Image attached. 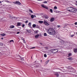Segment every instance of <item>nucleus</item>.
<instances>
[{"mask_svg": "<svg viewBox=\"0 0 77 77\" xmlns=\"http://www.w3.org/2000/svg\"><path fill=\"white\" fill-rule=\"evenodd\" d=\"M48 32L49 35H56V31L54 29L50 28L48 30Z\"/></svg>", "mask_w": 77, "mask_h": 77, "instance_id": "obj_1", "label": "nucleus"}, {"mask_svg": "<svg viewBox=\"0 0 77 77\" xmlns=\"http://www.w3.org/2000/svg\"><path fill=\"white\" fill-rule=\"evenodd\" d=\"M51 51L52 53H53V54H55V53H57L58 52V50L56 49H51Z\"/></svg>", "mask_w": 77, "mask_h": 77, "instance_id": "obj_2", "label": "nucleus"}, {"mask_svg": "<svg viewBox=\"0 0 77 77\" xmlns=\"http://www.w3.org/2000/svg\"><path fill=\"white\" fill-rule=\"evenodd\" d=\"M77 9L73 8H72L71 12H76Z\"/></svg>", "mask_w": 77, "mask_h": 77, "instance_id": "obj_3", "label": "nucleus"}, {"mask_svg": "<svg viewBox=\"0 0 77 77\" xmlns=\"http://www.w3.org/2000/svg\"><path fill=\"white\" fill-rule=\"evenodd\" d=\"M41 6L42 7V8H45V9H47V10H48V7H47V6H45V5L44 4L41 5Z\"/></svg>", "mask_w": 77, "mask_h": 77, "instance_id": "obj_4", "label": "nucleus"}, {"mask_svg": "<svg viewBox=\"0 0 77 77\" xmlns=\"http://www.w3.org/2000/svg\"><path fill=\"white\" fill-rule=\"evenodd\" d=\"M44 24H45L46 26H49V23L47 22L46 21V20H45L44 22Z\"/></svg>", "mask_w": 77, "mask_h": 77, "instance_id": "obj_5", "label": "nucleus"}, {"mask_svg": "<svg viewBox=\"0 0 77 77\" xmlns=\"http://www.w3.org/2000/svg\"><path fill=\"white\" fill-rule=\"evenodd\" d=\"M72 7H69L67 8V10L68 11H69V12H71V9Z\"/></svg>", "mask_w": 77, "mask_h": 77, "instance_id": "obj_6", "label": "nucleus"}, {"mask_svg": "<svg viewBox=\"0 0 77 77\" xmlns=\"http://www.w3.org/2000/svg\"><path fill=\"white\" fill-rule=\"evenodd\" d=\"M54 20H55V18L54 17H52L51 18L50 21L51 22H53V21H54Z\"/></svg>", "mask_w": 77, "mask_h": 77, "instance_id": "obj_7", "label": "nucleus"}, {"mask_svg": "<svg viewBox=\"0 0 77 77\" xmlns=\"http://www.w3.org/2000/svg\"><path fill=\"white\" fill-rule=\"evenodd\" d=\"M16 3L17 5H21V3L18 1H16Z\"/></svg>", "mask_w": 77, "mask_h": 77, "instance_id": "obj_8", "label": "nucleus"}, {"mask_svg": "<svg viewBox=\"0 0 77 77\" xmlns=\"http://www.w3.org/2000/svg\"><path fill=\"white\" fill-rule=\"evenodd\" d=\"M21 26V23L20 22H18L17 24V27H19V26Z\"/></svg>", "mask_w": 77, "mask_h": 77, "instance_id": "obj_9", "label": "nucleus"}, {"mask_svg": "<svg viewBox=\"0 0 77 77\" xmlns=\"http://www.w3.org/2000/svg\"><path fill=\"white\" fill-rule=\"evenodd\" d=\"M39 34H38L37 35H35V38H36L37 39L38 38H39Z\"/></svg>", "mask_w": 77, "mask_h": 77, "instance_id": "obj_10", "label": "nucleus"}, {"mask_svg": "<svg viewBox=\"0 0 77 77\" xmlns=\"http://www.w3.org/2000/svg\"><path fill=\"white\" fill-rule=\"evenodd\" d=\"M44 18H46V19H48V16H47V15H43Z\"/></svg>", "mask_w": 77, "mask_h": 77, "instance_id": "obj_11", "label": "nucleus"}, {"mask_svg": "<svg viewBox=\"0 0 77 77\" xmlns=\"http://www.w3.org/2000/svg\"><path fill=\"white\" fill-rule=\"evenodd\" d=\"M73 51H74L75 53H77V48L74 49V50H73Z\"/></svg>", "mask_w": 77, "mask_h": 77, "instance_id": "obj_12", "label": "nucleus"}, {"mask_svg": "<svg viewBox=\"0 0 77 77\" xmlns=\"http://www.w3.org/2000/svg\"><path fill=\"white\" fill-rule=\"evenodd\" d=\"M68 57H69V56H71L72 55V54L71 53H69L67 54Z\"/></svg>", "mask_w": 77, "mask_h": 77, "instance_id": "obj_13", "label": "nucleus"}, {"mask_svg": "<svg viewBox=\"0 0 77 77\" xmlns=\"http://www.w3.org/2000/svg\"><path fill=\"white\" fill-rule=\"evenodd\" d=\"M36 26V25L35 24H33L32 25V27L34 28H35V27H36V28H37V27Z\"/></svg>", "mask_w": 77, "mask_h": 77, "instance_id": "obj_14", "label": "nucleus"}, {"mask_svg": "<svg viewBox=\"0 0 77 77\" xmlns=\"http://www.w3.org/2000/svg\"><path fill=\"white\" fill-rule=\"evenodd\" d=\"M68 69H71V70H72V67L71 66H69Z\"/></svg>", "mask_w": 77, "mask_h": 77, "instance_id": "obj_15", "label": "nucleus"}, {"mask_svg": "<svg viewBox=\"0 0 77 77\" xmlns=\"http://www.w3.org/2000/svg\"><path fill=\"white\" fill-rule=\"evenodd\" d=\"M5 2H6L7 3H12L11 2H10L9 1H7V0H5Z\"/></svg>", "mask_w": 77, "mask_h": 77, "instance_id": "obj_16", "label": "nucleus"}, {"mask_svg": "<svg viewBox=\"0 0 77 77\" xmlns=\"http://www.w3.org/2000/svg\"><path fill=\"white\" fill-rule=\"evenodd\" d=\"M38 30H35V31L34 32V33H35V34H38Z\"/></svg>", "mask_w": 77, "mask_h": 77, "instance_id": "obj_17", "label": "nucleus"}, {"mask_svg": "<svg viewBox=\"0 0 77 77\" xmlns=\"http://www.w3.org/2000/svg\"><path fill=\"white\" fill-rule=\"evenodd\" d=\"M67 59H68V60H71L72 59V57H69Z\"/></svg>", "mask_w": 77, "mask_h": 77, "instance_id": "obj_18", "label": "nucleus"}, {"mask_svg": "<svg viewBox=\"0 0 77 77\" xmlns=\"http://www.w3.org/2000/svg\"><path fill=\"white\" fill-rule=\"evenodd\" d=\"M55 75L57 76V77H59V74L55 73Z\"/></svg>", "mask_w": 77, "mask_h": 77, "instance_id": "obj_19", "label": "nucleus"}, {"mask_svg": "<svg viewBox=\"0 0 77 77\" xmlns=\"http://www.w3.org/2000/svg\"><path fill=\"white\" fill-rule=\"evenodd\" d=\"M44 22L43 21H39V23L40 24H42V23H43Z\"/></svg>", "mask_w": 77, "mask_h": 77, "instance_id": "obj_20", "label": "nucleus"}, {"mask_svg": "<svg viewBox=\"0 0 77 77\" xmlns=\"http://www.w3.org/2000/svg\"><path fill=\"white\" fill-rule=\"evenodd\" d=\"M29 12H30L31 13H33V11H32L31 10V9H30L29 10Z\"/></svg>", "mask_w": 77, "mask_h": 77, "instance_id": "obj_21", "label": "nucleus"}, {"mask_svg": "<svg viewBox=\"0 0 77 77\" xmlns=\"http://www.w3.org/2000/svg\"><path fill=\"white\" fill-rule=\"evenodd\" d=\"M44 35L45 36H47V33H45L44 34Z\"/></svg>", "mask_w": 77, "mask_h": 77, "instance_id": "obj_22", "label": "nucleus"}, {"mask_svg": "<svg viewBox=\"0 0 77 77\" xmlns=\"http://www.w3.org/2000/svg\"><path fill=\"white\" fill-rule=\"evenodd\" d=\"M1 36H5V34L4 33L1 34Z\"/></svg>", "mask_w": 77, "mask_h": 77, "instance_id": "obj_23", "label": "nucleus"}, {"mask_svg": "<svg viewBox=\"0 0 77 77\" xmlns=\"http://www.w3.org/2000/svg\"><path fill=\"white\" fill-rule=\"evenodd\" d=\"M68 71H69V72H72V70H71L69 69Z\"/></svg>", "mask_w": 77, "mask_h": 77, "instance_id": "obj_24", "label": "nucleus"}, {"mask_svg": "<svg viewBox=\"0 0 77 77\" xmlns=\"http://www.w3.org/2000/svg\"><path fill=\"white\" fill-rule=\"evenodd\" d=\"M31 17L32 18H34V16L32 15L31 16Z\"/></svg>", "mask_w": 77, "mask_h": 77, "instance_id": "obj_25", "label": "nucleus"}, {"mask_svg": "<svg viewBox=\"0 0 77 77\" xmlns=\"http://www.w3.org/2000/svg\"><path fill=\"white\" fill-rule=\"evenodd\" d=\"M50 11L51 13H53V10L52 9H50Z\"/></svg>", "mask_w": 77, "mask_h": 77, "instance_id": "obj_26", "label": "nucleus"}, {"mask_svg": "<svg viewBox=\"0 0 77 77\" xmlns=\"http://www.w3.org/2000/svg\"><path fill=\"white\" fill-rule=\"evenodd\" d=\"M3 43H2V42H0V45L2 46H3Z\"/></svg>", "mask_w": 77, "mask_h": 77, "instance_id": "obj_27", "label": "nucleus"}, {"mask_svg": "<svg viewBox=\"0 0 77 77\" xmlns=\"http://www.w3.org/2000/svg\"><path fill=\"white\" fill-rule=\"evenodd\" d=\"M25 26V25H24V24H23L22 25V27L23 28H24V26Z\"/></svg>", "mask_w": 77, "mask_h": 77, "instance_id": "obj_28", "label": "nucleus"}, {"mask_svg": "<svg viewBox=\"0 0 77 77\" xmlns=\"http://www.w3.org/2000/svg\"><path fill=\"white\" fill-rule=\"evenodd\" d=\"M28 26H31V23H29L28 24Z\"/></svg>", "mask_w": 77, "mask_h": 77, "instance_id": "obj_29", "label": "nucleus"}, {"mask_svg": "<svg viewBox=\"0 0 77 77\" xmlns=\"http://www.w3.org/2000/svg\"><path fill=\"white\" fill-rule=\"evenodd\" d=\"M35 47H32L31 48H30V49H34V48H35Z\"/></svg>", "mask_w": 77, "mask_h": 77, "instance_id": "obj_30", "label": "nucleus"}, {"mask_svg": "<svg viewBox=\"0 0 77 77\" xmlns=\"http://www.w3.org/2000/svg\"><path fill=\"white\" fill-rule=\"evenodd\" d=\"M54 8V9H57V8L56 6H55Z\"/></svg>", "mask_w": 77, "mask_h": 77, "instance_id": "obj_31", "label": "nucleus"}, {"mask_svg": "<svg viewBox=\"0 0 77 77\" xmlns=\"http://www.w3.org/2000/svg\"><path fill=\"white\" fill-rule=\"evenodd\" d=\"M44 57H47V55L46 54H44Z\"/></svg>", "mask_w": 77, "mask_h": 77, "instance_id": "obj_32", "label": "nucleus"}, {"mask_svg": "<svg viewBox=\"0 0 77 77\" xmlns=\"http://www.w3.org/2000/svg\"><path fill=\"white\" fill-rule=\"evenodd\" d=\"M43 3H47V1L43 2Z\"/></svg>", "mask_w": 77, "mask_h": 77, "instance_id": "obj_33", "label": "nucleus"}, {"mask_svg": "<svg viewBox=\"0 0 77 77\" xmlns=\"http://www.w3.org/2000/svg\"><path fill=\"white\" fill-rule=\"evenodd\" d=\"M14 42V40H11L10 41V42Z\"/></svg>", "mask_w": 77, "mask_h": 77, "instance_id": "obj_34", "label": "nucleus"}, {"mask_svg": "<svg viewBox=\"0 0 77 77\" xmlns=\"http://www.w3.org/2000/svg\"><path fill=\"white\" fill-rule=\"evenodd\" d=\"M10 27H11V28H14V26H11Z\"/></svg>", "mask_w": 77, "mask_h": 77, "instance_id": "obj_35", "label": "nucleus"}, {"mask_svg": "<svg viewBox=\"0 0 77 77\" xmlns=\"http://www.w3.org/2000/svg\"><path fill=\"white\" fill-rule=\"evenodd\" d=\"M49 62V60H48L46 62V63H48V62Z\"/></svg>", "mask_w": 77, "mask_h": 77, "instance_id": "obj_36", "label": "nucleus"}, {"mask_svg": "<svg viewBox=\"0 0 77 77\" xmlns=\"http://www.w3.org/2000/svg\"><path fill=\"white\" fill-rule=\"evenodd\" d=\"M21 39L23 41L24 40V38H23V37H22V38H21Z\"/></svg>", "mask_w": 77, "mask_h": 77, "instance_id": "obj_37", "label": "nucleus"}, {"mask_svg": "<svg viewBox=\"0 0 77 77\" xmlns=\"http://www.w3.org/2000/svg\"><path fill=\"white\" fill-rule=\"evenodd\" d=\"M35 68H38V67H39V66H35Z\"/></svg>", "mask_w": 77, "mask_h": 77, "instance_id": "obj_38", "label": "nucleus"}, {"mask_svg": "<svg viewBox=\"0 0 77 77\" xmlns=\"http://www.w3.org/2000/svg\"><path fill=\"white\" fill-rule=\"evenodd\" d=\"M74 36V34L73 35H71V36L72 37Z\"/></svg>", "mask_w": 77, "mask_h": 77, "instance_id": "obj_39", "label": "nucleus"}, {"mask_svg": "<svg viewBox=\"0 0 77 77\" xmlns=\"http://www.w3.org/2000/svg\"><path fill=\"white\" fill-rule=\"evenodd\" d=\"M17 34H19L20 33V32H17Z\"/></svg>", "mask_w": 77, "mask_h": 77, "instance_id": "obj_40", "label": "nucleus"}, {"mask_svg": "<svg viewBox=\"0 0 77 77\" xmlns=\"http://www.w3.org/2000/svg\"><path fill=\"white\" fill-rule=\"evenodd\" d=\"M57 27H58V28H59V27H60V25H58V26H57Z\"/></svg>", "mask_w": 77, "mask_h": 77, "instance_id": "obj_41", "label": "nucleus"}, {"mask_svg": "<svg viewBox=\"0 0 77 77\" xmlns=\"http://www.w3.org/2000/svg\"><path fill=\"white\" fill-rule=\"evenodd\" d=\"M21 60H22V61H23L24 60V59L23 58H21Z\"/></svg>", "mask_w": 77, "mask_h": 77, "instance_id": "obj_42", "label": "nucleus"}, {"mask_svg": "<svg viewBox=\"0 0 77 77\" xmlns=\"http://www.w3.org/2000/svg\"><path fill=\"white\" fill-rule=\"evenodd\" d=\"M75 25H77V22H75Z\"/></svg>", "mask_w": 77, "mask_h": 77, "instance_id": "obj_43", "label": "nucleus"}, {"mask_svg": "<svg viewBox=\"0 0 77 77\" xmlns=\"http://www.w3.org/2000/svg\"><path fill=\"white\" fill-rule=\"evenodd\" d=\"M28 23V21L27 20H26L25 21L26 23Z\"/></svg>", "mask_w": 77, "mask_h": 77, "instance_id": "obj_44", "label": "nucleus"}, {"mask_svg": "<svg viewBox=\"0 0 77 77\" xmlns=\"http://www.w3.org/2000/svg\"><path fill=\"white\" fill-rule=\"evenodd\" d=\"M13 3H14V4H16V2H13Z\"/></svg>", "mask_w": 77, "mask_h": 77, "instance_id": "obj_45", "label": "nucleus"}, {"mask_svg": "<svg viewBox=\"0 0 77 77\" xmlns=\"http://www.w3.org/2000/svg\"><path fill=\"white\" fill-rule=\"evenodd\" d=\"M45 48L46 49H48V47H46Z\"/></svg>", "mask_w": 77, "mask_h": 77, "instance_id": "obj_46", "label": "nucleus"}, {"mask_svg": "<svg viewBox=\"0 0 77 77\" xmlns=\"http://www.w3.org/2000/svg\"><path fill=\"white\" fill-rule=\"evenodd\" d=\"M27 32H28L29 33H30V31L29 30H27Z\"/></svg>", "mask_w": 77, "mask_h": 77, "instance_id": "obj_47", "label": "nucleus"}, {"mask_svg": "<svg viewBox=\"0 0 77 77\" xmlns=\"http://www.w3.org/2000/svg\"><path fill=\"white\" fill-rule=\"evenodd\" d=\"M23 42L24 43H25V42H26V41H25V40H23Z\"/></svg>", "mask_w": 77, "mask_h": 77, "instance_id": "obj_48", "label": "nucleus"}, {"mask_svg": "<svg viewBox=\"0 0 77 77\" xmlns=\"http://www.w3.org/2000/svg\"><path fill=\"white\" fill-rule=\"evenodd\" d=\"M1 39H3V38H1Z\"/></svg>", "mask_w": 77, "mask_h": 77, "instance_id": "obj_49", "label": "nucleus"}, {"mask_svg": "<svg viewBox=\"0 0 77 77\" xmlns=\"http://www.w3.org/2000/svg\"><path fill=\"white\" fill-rule=\"evenodd\" d=\"M20 63H23V62H20Z\"/></svg>", "mask_w": 77, "mask_h": 77, "instance_id": "obj_50", "label": "nucleus"}, {"mask_svg": "<svg viewBox=\"0 0 77 77\" xmlns=\"http://www.w3.org/2000/svg\"><path fill=\"white\" fill-rule=\"evenodd\" d=\"M42 0H37V1H41Z\"/></svg>", "mask_w": 77, "mask_h": 77, "instance_id": "obj_51", "label": "nucleus"}, {"mask_svg": "<svg viewBox=\"0 0 77 77\" xmlns=\"http://www.w3.org/2000/svg\"><path fill=\"white\" fill-rule=\"evenodd\" d=\"M0 3H2V2L1 1H0Z\"/></svg>", "mask_w": 77, "mask_h": 77, "instance_id": "obj_52", "label": "nucleus"}, {"mask_svg": "<svg viewBox=\"0 0 77 77\" xmlns=\"http://www.w3.org/2000/svg\"><path fill=\"white\" fill-rule=\"evenodd\" d=\"M20 58H21V57L20 56Z\"/></svg>", "mask_w": 77, "mask_h": 77, "instance_id": "obj_53", "label": "nucleus"}, {"mask_svg": "<svg viewBox=\"0 0 77 77\" xmlns=\"http://www.w3.org/2000/svg\"><path fill=\"white\" fill-rule=\"evenodd\" d=\"M55 12H57V11H54Z\"/></svg>", "mask_w": 77, "mask_h": 77, "instance_id": "obj_54", "label": "nucleus"}, {"mask_svg": "<svg viewBox=\"0 0 77 77\" xmlns=\"http://www.w3.org/2000/svg\"><path fill=\"white\" fill-rule=\"evenodd\" d=\"M1 2H3V1H2Z\"/></svg>", "mask_w": 77, "mask_h": 77, "instance_id": "obj_55", "label": "nucleus"}, {"mask_svg": "<svg viewBox=\"0 0 77 77\" xmlns=\"http://www.w3.org/2000/svg\"><path fill=\"white\" fill-rule=\"evenodd\" d=\"M40 44H41V45H42V43H40Z\"/></svg>", "mask_w": 77, "mask_h": 77, "instance_id": "obj_56", "label": "nucleus"}, {"mask_svg": "<svg viewBox=\"0 0 77 77\" xmlns=\"http://www.w3.org/2000/svg\"><path fill=\"white\" fill-rule=\"evenodd\" d=\"M42 35H41V34L40 35V36H41Z\"/></svg>", "mask_w": 77, "mask_h": 77, "instance_id": "obj_57", "label": "nucleus"}, {"mask_svg": "<svg viewBox=\"0 0 77 77\" xmlns=\"http://www.w3.org/2000/svg\"><path fill=\"white\" fill-rule=\"evenodd\" d=\"M76 3H77V1H76Z\"/></svg>", "mask_w": 77, "mask_h": 77, "instance_id": "obj_58", "label": "nucleus"}, {"mask_svg": "<svg viewBox=\"0 0 77 77\" xmlns=\"http://www.w3.org/2000/svg\"><path fill=\"white\" fill-rule=\"evenodd\" d=\"M41 60V62H42V60Z\"/></svg>", "mask_w": 77, "mask_h": 77, "instance_id": "obj_59", "label": "nucleus"}, {"mask_svg": "<svg viewBox=\"0 0 77 77\" xmlns=\"http://www.w3.org/2000/svg\"><path fill=\"white\" fill-rule=\"evenodd\" d=\"M76 35H77V32H76Z\"/></svg>", "mask_w": 77, "mask_h": 77, "instance_id": "obj_60", "label": "nucleus"}, {"mask_svg": "<svg viewBox=\"0 0 77 77\" xmlns=\"http://www.w3.org/2000/svg\"><path fill=\"white\" fill-rule=\"evenodd\" d=\"M3 1H4L5 2V0H3Z\"/></svg>", "mask_w": 77, "mask_h": 77, "instance_id": "obj_61", "label": "nucleus"}, {"mask_svg": "<svg viewBox=\"0 0 77 77\" xmlns=\"http://www.w3.org/2000/svg\"><path fill=\"white\" fill-rule=\"evenodd\" d=\"M4 45V46H5V45Z\"/></svg>", "mask_w": 77, "mask_h": 77, "instance_id": "obj_62", "label": "nucleus"}, {"mask_svg": "<svg viewBox=\"0 0 77 77\" xmlns=\"http://www.w3.org/2000/svg\"><path fill=\"white\" fill-rule=\"evenodd\" d=\"M1 5H2V4H1Z\"/></svg>", "mask_w": 77, "mask_h": 77, "instance_id": "obj_63", "label": "nucleus"}, {"mask_svg": "<svg viewBox=\"0 0 77 77\" xmlns=\"http://www.w3.org/2000/svg\"><path fill=\"white\" fill-rule=\"evenodd\" d=\"M11 18H12V17H11Z\"/></svg>", "mask_w": 77, "mask_h": 77, "instance_id": "obj_64", "label": "nucleus"}]
</instances>
